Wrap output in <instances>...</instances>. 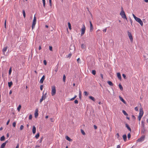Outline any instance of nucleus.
<instances>
[{
	"label": "nucleus",
	"mask_w": 148,
	"mask_h": 148,
	"mask_svg": "<svg viewBox=\"0 0 148 148\" xmlns=\"http://www.w3.org/2000/svg\"><path fill=\"white\" fill-rule=\"evenodd\" d=\"M123 137L124 140L125 142L127 140V136L126 134L123 135Z\"/></svg>",
	"instance_id": "dca6fc26"
},
{
	"label": "nucleus",
	"mask_w": 148,
	"mask_h": 148,
	"mask_svg": "<svg viewBox=\"0 0 148 148\" xmlns=\"http://www.w3.org/2000/svg\"><path fill=\"white\" fill-rule=\"evenodd\" d=\"M125 126L130 131H131V129L129 127V126L126 123L125 124Z\"/></svg>",
	"instance_id": "aec40b11"
},
{
	"label": "nucleus",
	"mask_w": 148,
	"mask_h": 148,
	"mask_svg": "<svg viewBox=\"0 0 148 148\" xmlns=\"http://www.w3.org/2000/svg\"><path fill=\"white\" fill-rule=\"evenodd\" d=\"M51 94L52 96H54L56 93V89L55 86H52L51 87Z\"/></svg>",
	"instance_id": "423d86ee"
},
{
	"label": "nucleus",
	"mask_w": 148,
	"mask_h": 148,
	"mask_svg": "<svg viewBox=\"0 0 148 148\" xmlns=\"http://www.w3.org/2000/svg\"><path fill=\"white\" fill-rule=\"evenodd\" d=\"M94 127L95 129H97V127L95 125H94Z\"/></svg>",
	"instance_id": "69168bd1"
},
{
	"label": "nucleus",
	"mask_w": 148,
	"mask_h": 148,
	"mask_svg": "<svg viewBox=\"0 0 148 148\" xmlns=\"http://www.w3.org/2000/svg\"><path fill=\"white\" fill-rule=\"evenodd\" d=\"M32 115L31 114L29 116V119L30 120L32 119Z\"/></svg>",
	"instance_id": "8fccbe9b"
},
{
	"label": "nucleus",
	"mask_w": 148,
	"mask_h": 148,
	"mask_svg": "<svg viewBox=\"0 0 148 148\" xmlns=\"http://www.w3.org/2000/svg\"><path fill=\"white\" fill-rule=\"evenodd\" d=\"M50 120L52 122H53L54 121L53 120V119L52 118H51L50 119Z\"/></svg>",
	"instance_id": "774afa93"
},
{
	"label": "nucleus",
	"mask_w": 148,
	"mask_h": 148,
	"mask_svg": "<svg viewBox=\"0 0 148 148\" xmlns=\"http://www.w3.org/2000/svg\"><path fill=\"white\" fill-rule=\"evenodd\" d=\"M46 93L45 95H46ZM46 97V96H45V95H43L42 96V97L40 99V103H41L43 100H44L45 99Z\"/></svg>",
	"instance_id": "9b49d317"
},
{
	"label": "nucleus",
	"mask_w": 148,
	"mask_h": 148,
	"mask_svg": "<svg viewBox=\"0 0 148 148\" xmlns=\"http://www.w3.org/2000/svg\"><path fill=\"white\" fill-rule=\"evenodd\" d=\"M120 14L122 18L127 20V17L124 10L121 11Z\"/></svg>",
	"instance_id": "20e7f679"
},
{
	"label": "nucleus",
	"mask_w": 148,
	"mask_h": 148,
	"mask_svg": "<svg viewBox=\"0 0 148 148\" xmlns=\"http://www.w3.org/2000/svg\"><path fill=\"white\" fill-rule=\"evenodd\" d=\"M117 74V76L118 78L119 79H121V76L120 74V73H118Z\"/></svg>",
	"instance_id": "f3484780"
},
{
	"label": "nucleus",
	"mask_w": 148,
	"mask_h": 148,
	"mask_svg": "<svg viewBox=\"0 0 148 148\" xmlns=\"http://www.w3.org/2000/svg\"><path fill=\"white\" fill-rule=\"evenodd\" d=\"M45 65H46L47 64V62L46 60H44L43 61Z\"/></svg>",
	"instance_id": "052dcab7"
},
{
	"label": "nucleus",
	"mask_w": 148,
	"mask_h": 148,
	"mask_svg": "<svg viewBox=\"0 0 148 148\" xmlns=\"http://www.w3.org/2000/svg\"><path fill=\"white\" fill-rule=\"evenodd\" d=\"M49 49L51 51H52V47L51 46H49Z\"/></svg>",
	"instance_id": "5fc2aeb1"
},
{
	"label": "nucleus",
	"mask_w": 148,
	"mask_h": 148,
	"mask_svg": "<svg viewBox=\"0 0 148 148\" xmlns=\"http://www.w3.org/2000/svg\"><path fill=\"white\" fill-rule=\"evenodd\" d=\"M40 147V146L38 145H36L35 146V148H38Z\"/></svg>",
	"instance_id": "338daca9"
},
{
	"label": "nucleus",
	"mask_w": 148,
	"mask_h": 148,
	"mask_svg": "<svg viewBox=\"0 0 148 148\" xmlns=\"http://www.w3.org/2000/svg\"><path fill=\"white\" fill-rule=\"evenodd\" d=\"M100 76H101V78L103 79V74H100Z\"/></svg>",
	"instance_id": "e2e57ef3"
},
{
	"label": "nucleus",
	"mask_w": 148,
	"mask_h": 148,
	"mask_svg": "<svg viewBox=\"0 0 148 148\" xmlns=\"http://www.w3.org/2000/svg\"><path fill=\"white\" fill-rule=\"evenodd\" d=\"M107 27L105 28V29L103 30V32H106V30H107Z\"/></svg>",
	"instance_id": "3c124183"
},
{
	"label": "nucleus",
	"mask_w": 148,
	"mask_h": 148,
	"mask_svg": "<svg viewBox=\"0 0 148 148\" xmlns=\"http://www.w3.org/2000/svg\"><path fill=\"white\" fill-rule=\"evenodd\" d=\"M24 128V126L23 125H21L20 127V130H23Z\"/></svg>",
	"instance_id": "58836bf2"
},
{
	"label": "nucleus",
	"mask_w": 148,
	"mask_h": 148,
	"mask_svg": "<svg viewBox=\"0 0 148 148\" xmlns=\"http://www.w3.org/2000/svg\"><path fill=\"white\" fill-rule=\"evenodd\" d=\"M6 20H5V23H4V27L5 29L6 28Z\"/></svg>",
	"instance_id": "de8ad7c7"
},
{
	"label": "nucleus",
	"mask_w": 148,
	"mask_h": 148,
	"mask_svg": "<svg viewBox=\"0 0 148 148\" xmlns=\"http://www.w3.org/2000/svg\"><path fill=\"white\" fill-rule=\"evenodd\" d=\"M79 97L80 99L81 98V92L80 90H79Z\"/></svg>",
	"instance_id": "e433bc0d"
},
{
	"label": "nucleus",
	"mask_w": 148,
	"mask_h": 148,
	"mask_svg": "<svg viewBox=\"0 0 148 148\" xmlns=\"http://www.w3.org/2000/svg\"><path fill=\"white\" fill-rule=\"evenodd\" d=\"M23 17H24V18H25L26 17V14H25V11L24 10H23Z\"/></svg>",
	"instance_id": "bb28decb"
},
{
	"label": "nucleus",
	"mask_w": 148,
	"mask_h": 148,
	"mask_svg": "<svg viewBox=\"0 0 148 148\" xmlns=\"http://www.w3.org/2000/svg\"><path fill=\"white\" fill-rule=\"evenodd\" d=\"M141 124L143 127H144L145 126V123L144 121H142L141 122Z\"/></svg>",
	"instance_id": "4c0bfd02"
},
{
	"label": "nucleus",
	"mask_w": 148,
	"mask_h": 148,
	"mask_svg": "<svg viewBox=\"0 0 148 148\" xmlns=\"http://www.w3.org/2000/svg\"><path fill=\"white\" fill-rule=\"evenodd\" d=\"M81 132L83 135H85V132L82 129L81 130Z\"/></svg>",
	"instance_id": "f704fd0d"
},
{
	"label": "nucleus",
	"mask_w": 148,
	"mask_h": 148,
	"mask_svg": "<svg viewBox=\"0 0 148 148\" xmlns=\"http://www.w3.org/2000/svg\"><path fill=\"white\" fill-rule=\"evenodd\" d=\"M12 72V70H11V68H10V69L9 70V75H10Z\"/></svg>",
	"instance_id": "37998d69"
},
{
	"label": "nucleus",
	"mask_w": 148,
	"mask_h": 148,
	"mask_svg": "<svg viewBox=\"0 0 148 148\" xmlns=\"http://www.w3.org/2000/svg\"><path fill=\"white\" fill-rule=\"evenodd\" d=\"M66 77L65 75H64L63 76V80L64 82H65V79H66Z\"/></svg>",
	"instance_id": "2f4dec72"
},
{
	"label": "nucleus",
	"mask_w": 148,
	"mask_h": 148,
	"mask_svg": "<svg viewBox=\"0 0 148 148\" xmlns=\"http://www.w3.org/2000/svg\"><path fill=\"white\" fill-rule=\"evenodd\" d=\"M140 112L139 113V116H138V119L139 121H140L141 119L143 116V112L142 108H140Z\"/></svg>",
	"instance_id": "f03ea898"
},
{
	"label": "nucleus",
	"mask_w": 148,
	"mask_h": 148,
	"mask_svg": "<svg viewBox=\"0 0 148 148\" xmlns=\"http://www.w3.org/2000/svg\"><path fill=\"white\" fill-rule=\"evenodd\" d=\"M131 137V135L130 133H129L127 135V138L128 139H130Z\"/></svg>",
	"instance_id": "a19ab883"
},
{
	"label": "nucleus",
	"mask_w": 148,
	"mask_h": 148,
	"mask_svg": "<svg viewBox=\"0 0 148 148\" xmlns=\"http://www.w3.org/2000/svg\"><path fill=\"white\" fill-rule=\"evenodd\" d=\"M84 95L86 96H88V93L86 91H84Z\"/></svg>",
	"instance_id": "79ce46f5"
},
{
	"label": "nucleus",
	"mask_w": 148,
	"mask_h": 148,
	"mask_svg": "<svg viewBox=\"0 0 148 148\" xmlns=\"http://www.w3.org/2000/svg\"><path fill=\"white\" fill-rule=\"evenodd\" d=\"M119 87L120 89H121V90H123V87L122 85L121 84H119Z\"/></svg>",
	"instance_id": "7c9ffc66"
},
{
	"label": "nucleus",
	"mask_w": 148,
	"mask_h": 148,
	"mask_svg": "<svg viewBox=\"0 0 148 148\" xmlns=\"http://www.w3.org/2000/svg\"><path fill=\"white\" fill-rule=\"evenodd\" d=\"M19 147V145L18 144L17 145H16V147L15 148H18Z\"/></svg>",
	"instance_id": "0e129e2a"
},
{
	"label": "nucleus",
	"mask_w": 148,
	"mask_h": 148,
	"mask_svg": "<svg viewBox=\"0 0 148 148\" xmlns=\"http://www.w3.org/2000/svg\"><path fill=\"white\" fill-rule=\"evenodd\" d=\"M38 110L37 109H36L35 110V112L34 113L35 117L36 118H37L38 116Z\"/></svg>",
	"instance_id": "f8f14e48"
},
{
	"label": "nucleus",
	"mask_w": 148,
	"mask_h": 148,
	"mask_svg": "<svg viewBox=\"0 0 148 148\" xmlns=\"http://www.w3.org/2000/svg\"><path fill=\"white\" fill-rule=\"evenodd\" d=\"M43 88V86L42 85H41L40 86V89L41 90H42Z\"/></svg>",
	"instance_id": "6e6d98bb"
},
{
	"label": "nucleus",
	"mask_w": 148,
	"mask_h": 148,
	"mask_svg": "<svg viewBox=\"0 0 148 148\" xmlns=\"http://www.w3.org/2000/svg\"><path fill=\"white\" fill-rule=\"evenodd\" d=\"M77 97V95H75V96L73 98H71V99L70 100L73 101V100H74V99H75Z\"/></svg>",
	"instance_id": "c9c22d12"
},
{
	"label": "nucleus",
	"mask_w": 148,
	"mask_h": 148,
	"mask_svg": "<svg viewBox=\"0 0 148 148\" xmlns=\"http://www.w3.org/2000/svg\"><path fill=\"white\" fill-rule=\"evenodd\" d=\"M5 143H3L1 145V148H4L5 146Z\"/></svg>",
	"instance_id": "412c9836"
},
{
	"label": "nucleus",
	"mask_w": 148,
	"mask_h": 148,
	"mask_svg": "<svg viewBox=\"0 0 148 148\" xmlns=\"http://www.w3.org/2000/svg\"><path fill=\"white\" fill-rule=\"evenodd\" d=\"M72 56V54L71 53L69 54L67 56L68 58H70Z\"/></svg>",
	"instance_id": "4d7b16f0"
},
{
	"label": "nucleus",
	"mask_w": 148,
	"mask_h": 148,
	"mask_svg": "<svg viewBox=\"0 0 148 148\" xmlns=\"http://www.w3.org/2000/svg\"><path fill=\"white\" fill-rule=\"evenodd\" d=\"M132 15L136 21L138 22L141 26H142L143 25V23L141 19L136 17L134 14H132Z\"/></svg>",
	"instance_id": "f257e3e1"
},
{
	"label": "nucleus",
	"mask_w": 148,
	"mask_h": 148,
	"mask_svg": "<svg viewBox=\"0 0 148 148\" xmlns=\"http://www.w3.org/2000/svg\"><path fill=\"white\" fill-rule=\"evenodd\" d=\"M90 31L91 32H92L93 29V27L91 21H90Z\"/></svg>",
	"instance_id": "9d476101"
},
{
	"label": "nucleus",
	"mask_w": 148,
	"mask_h": 148,
	"mask_svg": "<svg viewBox=\"0 0 148 148\" xmlns=\"http://www.w3.org/2000/svg\"><path fill=\"white\" fill-rule=\"evenodd\" d=\"M100 29H98L96 31V33H97V34H99L100 33Z\"/></svg>",
	"instance_id": "09e8293b"
},
{
	"label": "nucleus",
	"mask_w": 148,
	"mask_h": 148,
	"mask_svg": "<svg viewBox=\"0 0 148 148\" xmlns=\"http://www.w3.org/2000/svg\"><path fill=\"white\" fill-rule=\"evenodd\" d=\"M68 25L69 29H70L71 30V24L69 22L68 23Z\"/></svg>",
	"instance_id": "cd10ccee"
},
{
	"label": "nucleus",
	"mask_w": 148,
	"mask_h": 148,
	"mask_svg": "<svg viewBox=\"0 0 148 148\" xmlns=\"http://www.w3.org/2000/svg\"><path fill=\"white\" fill-rule=\"evenodd\" d=\"M12 82H8V86L9 87H10L12 85Z\"/></svg>",
	"instance_id": "b1692460"
},
{
	"label": "nucleus",
	"mask_w": 148,
	"mask_h": 148,
	"mask_svg": "<svg viewBox=\"0 0 148 148\" xmlns=\"http://www.w3.org/2000/svg\"><path fill=\"white\" fill-rule=\"evenodd\" d=\"M16 123L15 122H14L12 123V126L13 127H15L16 126Z\"/></svg>",
	"instance_id": "c03bdc74"
},
{
	"label": "nucleus",
	"mask_w": 148,
	"mask_h": 148,
	"mask_svg": "<svg viewBox=\"0 0 148 148\" xmlns=\"http://www.w3.org/2000/svg\"><path fill=\"white\" fill-rule=\"evenodd\" d=\"M134 109L136 111H138V108L137 107H135Z\"/></svg>",
	"instance_id": "603ef678"
},
{
	"label": "nucleus",
	"mask_w": 148,
	"mask_h": 148,
	"mask_svg": "<svg viewBox=\"0 0 148 148\" xmlns=\"http://www.w3.org/2000/svg\"><path fill=\"white\" fill-rule=\"evenodd\" d=\"M77 62L78 63H80V59L79 58H78L77 60Z\"/></svg>",
	"instance_id": "a18cd8bd"
},
{
	"label": "nucleus",
	"mask_w": 148,
	"mask_h": 148,
	"mask_svg": "<svg viewBox=\"0 0 148 148\" xmlns=\"http://www.w3.org/2000/svg\"><path fill=\"white\" fill-rule=\"evenodd\" d=\"M145 138V136H142L140 138H138L137 140V142H142L143 141Z\"/></svg>",
	"instance_id": "0eeeda50"
},
{
	"label": "nucleus",
	"mask_w": 148,
	"mask_h": 148,
	"mask_svg": "<svg viewBox=\"0 0 148 148\" xmlns=\"http://www.w3.org/2000/svg\"><path fill=\"white\" fill-rule=\"evenodd\" d=\"M8 47L7 46L4 47L2 50V52L3 53V55H5V52L6 51Z\"/></svg>",
	"instance_id": "1a4fd4ad"
},
{
	"label": "nucleus",
	"mask_w": 148,
	"mask_h": 148,
	"mask_svg": "<svg viewBox=\"0 0 148 148\" xmlns=\"http://www.w3.org/2000/svg\"><path fill=\"white\" fill-rule=\"evenodd\" d=\"M122 112L123 114L125 116H127L128 115V114L126 113V112L124 110H123L122 111Z\"/></svg>",
	"instance_id": "72a5a7b5"
},
{
	"label": "nucleus",
	"mask_w": 148,
	"mask_h": 148,
	"mask_svg": "<svg viewBox=\"0 0 148 148\" xmlns=\"http://www.w3.org/2000/svg\"><path fill=\"white\" fill-rule=\"evenodd\" d=\"M45 75H43L42 76V77L41 79H40V83H41V84L43 83L44 80V79H45Z\"/></svg>",
	"instance_id": "ddd939ff"
},
{
	"label": "nucleus",
	"mask_w": 148,
	"mask_h": 148,
	"mask_svg": "<svg viewBox=\"0 0 148 148\" xmlns=\"http://www.w3.org/2000/svg\"><path fill=\"white\" fill-rule=\"evenodd\" d=\"M89 98L93 101H95V98L91 96H90L89 97Z\"/></svg>",
	"instance_id": "a211bd4d"
},
{
	"label": "nucleus",
	"mask_w": 148,
	"mask_h": 148,
	"mask_svg": "<svg viewBox=\"0 0 148 148\" xmlns=\"http://www.w3.org/2000/svg\"><path fill=\"white\" fill-rule=\"evenodd\" d=\"M122 76L124 79H126V76L125 74H123Z\"/></svg>",
	"instance_id": "864d4df0"
},
{
	"label": "nucleus",
	"mask_w": 148,
	"mask_h": 148,
	"mask_svg": "<svg viewBox=\"0 0 148 148\" xmlns=\"http://www.w3.org/2000/svg\"><path fill=\"white\" fill-rule=\"evenodd\" d=\"M36 22V17L35 15L34 18V19L33 21L32 24V29H33L34 28Z\"/></svg>",
	"instance_id": "39448f33"
},
{
	"label": "nucleus",
	"mask_w": 148,
	"mask_h": 148,
	"mask_svg": "<svg viewBox=\"0 0 148 148\" xmlns=\"http://www.w3.org/2000/svg\"><path fill=\"white\" fill-rule=\"evenodd\" d=\"M64 53V51L63 50L62 51H61V49H60L59 51V53L60 54V55H62Z\"/></svg>",
	"instance_id": "4be33fe9"
},
{
	"label": "nucleus",
	"mask_w": 148,
	"mask_h": 148,
	"mask_svg": "<svg viewBox=\"0 0 148 148\" xmlns=\"http://www.w3.org/2000/svg\"><path fill=\"white\" fill-rule=\"evenodd\" d=\"M107 83L108 84H109L111 86H113V84L112 83V82L110 81H108Z\"/></svg>",
	"instance_id": "5701e85b"
},
{
	"label": "nucleus",
	"mask_w": 148,
	"mask_h": 148,
	"mask_svg": "<svg viewBox=\"0 0 148 148\" xmlns=\"http://www.w3.org/2000/svg\"><path fill=\"white\" fill-rule=\"evenodd\" d=\"M86 29V28L84 24L83 25V26L81 29V35L82 36L85 33Z\"/></svg>",
	"instance_id": "7ed1b4c3"
},
{
	"label": "nucleus",
	"mask_w": 148,
	"mask_h": 148,
	"mask_svg": "<svg viewBox=\"0 0 148 148\" xmlns=\"http://www.w3.org/2000/svg\"><path fill=\"white\" fill-rule=\"evenodd\" d=\"M21 105H19L17 108V110L18 112H19L20 111V109L21 108Z\"/></svg>",
	"instance_id": "a878e982"
},
{
	"label": "nucleus",
	"mask_w": 148,
	"mask_h": 148,
	"mask_svg": "<svg viewBox=\"0 0 148 148\" xmlns=\"http://www.w3.org/2000/svg\"><path fill=\"white\" fill-rule=\"evenodd\" d=\"M5 138L4 136H3L1 137L0 140L1 141H3L5 140Z\"/></svg>",
	"instance_id": "c756f323"
},
{
	"label": "nucleus",
	"mask_w": 148,
	"mask_h": 148,
	"mask_svg": "<svg viewBox=\"0 0 148 148\" xmlns=\"http://www.w3.org/2000/svg\"><path fill=\"white\" fill-rule=\"evenodd\" d=\"M116 137L117 138L119 139V136H119V134L118 133H117L116 134Z\"/></svg>",
	"instance_id": "49530a36"
},
{
	"label": "nucleus",
	"mask_w": 148,
	"mask_h": 148,
	"mask_svg": "<svg viewBox=\"0 0 148 148\" xmlns=\"http://www.w3.org/2000/svg\"><path fill=\"white\" fill-rule=\"evenodd\" d=\"M96 71L94 70H92V73L93 75H95L96 74Z\"/></svg>",
	"instance_id": "ea45409f"
},
{
	"label": "nucleus",
	"mask_w": 148,
	"mask_h": 148,
	"mask_svg": "<svg viewBox=\"0 0 148 148\" xmlns=\"http://www.w3.org/2000/svg\"><path fill=\"white\" fill-rule=\"evenodd\" d=\"M49 0L50 5L51 6L52 5L51 0Z\"/></svg>",
	"instance_id": "bf43d9fd"
},
{
	"label": "nucleus",
	"mask_w": 148,
	"mask_h": 148,
	"mask_svg": "<svg viewBox=\"0 0 148 148\" xmlns=\"http://www.w3.org/2000/svg\"><path fill=\"white\" fill-rule=\"evenodd\" d=\"M81 48L83 49H86V47L83 44H82L81 45Z\"/></svg>",
	"instance_id": "393cba45"
},
{
	"label": "nucleus",
	"mask_w": 148,
	"mask_h": 148,
	"mask_svg": "<svg viewBox=\"0 0 148 148\" xmlns=\"http://www.w3.org/2000/svg\"><path fill=\"white\" fill-rule=\"evenodd\" d=\"M74 103H75L77 104L78 103V101L77 100H75L74 101Z\"/></svg>",
	"instance_id": "13d9d810"
},
{
	"label": "nucleus",
	"mask_w": 148,
	"mask_h": 148,
	"mask_svg": "<svg viewBox=\"0 0 148 148\" xmlns=\"http://www.w3.org/2000/svg\"><path fill=\"white\" fill-rule=\"evenodd\" d=\"M42 2L43 3V7L44 8L45 7V0H42Z\"/></svg>",
	"instance_id": "473e14b6"
},
{
	"label": "nucleus",
	"mask_w": 148,
	"mask_h": 148,
	"mask_svg": "<svg viewBox=\"0 0 148 148\" xmlns=\"http://www.w3.org/2000/svg\"><path fill=\"white\" fill-rule=\"evenodd\" d=\"M66 139L67 140H68L69 141H71L72 140L71 139L69 136H66Z\"/></svg>",
	"instance_id": "6ab92c4d"
},
{
	"label": "nucleus",
	"mask_w": 148,
	"mask_h": 148,
	"mask_svg": "<svg viewBox=\"0 0 148 148\" xmlns=\"http://www.w3.org/2000/svg\"><path fill=\"white\" fill-rule=\"evenodd\" d=\"M39 136H40L39 133H38L35 136V137L36 138L38 139V138L39 137Z\"/></svg>",
	"instance_id": "c85d7f7f"
},
{
	"label": "nucleus",
	"mask_w": 148,
	"mask_h": 148,
	"mask_svg": "<svg viewBox=\"0 0 148 148\" xmlns=\"http://www.w3.org/2000/svg\"><path fill=\"white\" fill-rule=\"evenodd\" d=\"M119 98L120 99L122 102H123L124 103L126 104V102L125 101V100L123 99L122 97L120 96H119Z\"/></svg>",
	"instance_id": "2eb2a0df"
},
{
	"label": "nucleus",
	"mask_w": 148,
	"mask_h": 148,
	"mask_svg": "<svg viewBox=\"0 0 148 148\" xmlns=\"http://www.w3.org/2000/svg\"><path fill=\"white\" fill-rule=\"evenodd\" d=\"M36 132V128L35 126H33L32 128V132L33 134H34Z\"/></svg>",
	"instance_id": "4468645a"
},
{
	"label": "nucleus",
	"mask_w": 148,
	"mask_h": 148,
	"mask_svg": "<svg viewBox=\"0 0 148 148\" xmlns=\"http://www.w3.org/2000/svg\"><path fill=\"white\" fill-rule=\"evenodd\" d=\"M128 36L129 38L131 40V41H133V38L132 37V36L131 34V33L130 32H128Z\"/></svg>",
	"instance_id": "6e6552de"
},
{
	"label": "nucleus",
	"mask_w": 148,
	"mask_h": 148,
	"mask_svg": "<svg viewBox=\"0 0 148 148\" xmlns=\"http://www.w3.org/2000/svg\"><path fill=\"white\" fill-rule=\"evenodd\" d=\"M10 120L9 119L8 121L7 122V123H6V125H8V124H9V123L10 122Z\"/></svg>",
	"instance_id": "680f3d73"
}]
</instances>
